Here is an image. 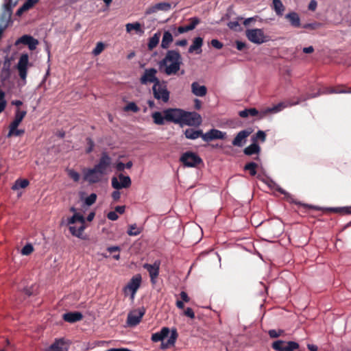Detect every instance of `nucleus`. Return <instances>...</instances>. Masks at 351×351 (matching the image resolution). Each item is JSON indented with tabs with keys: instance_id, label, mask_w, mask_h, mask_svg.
<instances>
[{
	"instance_id": "f257e3e1",
	"label": "nucleus",
	"mask_w": 351,
	"mask_h": 351,
	"mask_svg": "<svg viewBox=\"0 0 351 351\" xmlns=\"http://www.w3.org/2000/svg\"><path fill=\"white\" fill-rule=\"evenodd\" d=\"M182 63V60L180 53L176 50H169L165 58L159 62L158 66L166 75H171L178 72Z\"/></svg>"
},
{
	"instance_id": "f03ea898",
	"label": "nucleus",
	"mask_w": 351,
	"mask_h": 351,
	"mask_svg": "<svg viewBox=\"0 0 351 351\" xmlns=\"http://www.w3.org/2000/svg\"><path fill=\"white\" fill-rule=\"evenodd\" d=\"M67 224L69 226V231L72 235L81 238L86 228L85 218L80 213H75L73 215L67 219Z\"/></svg>"
},
{
	"instance_id": "7ed1b4c3",
	"label": "nucleus",
	"mask_w": 351,
	"mask_h": 351,
	"mask_svg": "<svg viewBox=\"0 0 351 351\" xmlns=\"http://www.w3.org/2000/svg\"><path fill=\"white\" fill-rule=\"evenodd\" d=\"M19 0H4L2 13L0 16V27L5 29L10 23L12 9Z\"/></svg>"
},
{
	"instance_id": "20e7f679",
	"label": "nucleus",
	"mask_w": 351,
	"mask_h": 351,
	"mask_svg": "<svg viewBox=\"0 0 351 351\" xmlns=\"http://www.w3.org/2000/svg\"><path fill=\"white\" fill-rule=\"evenodd\" d=\"M245 36L251 43L256 45L263 44L270 40L269 36L264 33L263 29L260 28L246 29Z\"/></svg>"
},
{
	"instance_id": "39448f33",
	"label": "nucleus",
	"mask_w": 351,
	"mask_h": 351,
	"mask_svg": "<svg viewBox=\"0 0 351 351\" xmlns=\"http://www.w3.org/2000/svg\"><path fill=\"white\" fill-rule=\"evenodd\" d=\"M153 94L155 99L161 100L164 103H167L169 99V92L167 86L160 82L154 84L152 87Z\"/></svg>"
},
{
	"instance_id": "423d86ee",
	"label": "nucleus",
	"mask_w": 351,
	"mask_h": 351,
	"mask_svg": "<svg viewBox=\"0 0 351 351\" xmlns=\"http://www.w3.org/2000/svg\"><path fill=\"white\" fill-rule=\"evenodd\" d=\"M141 276L139 274L134 276L128 285L124 287L123 291L125 295L130 294L132 300L134 299L135 294L141 286Z\"/></svg>"
},
{
	"instance_id": "0eeeda50",
	"label": "nucleus",
	"mask_w": 351,
	"mask_h": 351,
	"mask_svg": "<svg viewBox=\"0 0 351 351\" xmlns=\"http://www.w3.org/2000/svg\"><path fill=\"white\" fill-rule=\"evenodd\" d=\"M202 117L195 112H186L184 110L181 125L189 126H198L202 123Z\"/></svg>"
},
{
	"instance_id": "6e6552de",
	"label": "nucleus",
	"mask_w": 351,
	"mask_h": 351,
	"mask_svg": "<svg viewBox=\"0 0 351 351\" xmlns=\"http://www.w3.org/2000/svg\"><path fill=\"white\" fill-rule=\"evenodd\" d=\"M166 121L181 125L184 110L180 108H168L163 110Z\"/></svg>"
},
{
	"instance_id": "1a4fd4ad",
	"label": "nucleus",
	"mask_w": 351,
	"mask_h": 351,
	"mask_svg": "<svg viewBox=\"0 0 351 351\" xmlns=\"http://www.w3.org/2000/svg\"><path fill=\"white\" fill-rule=\"evenodd\" d=\"M111 164L112 158L104 152L95 167L104 176L110 171Z\"/></svg>"
},
{
	"instance_id": "9d476101",
	"label": "nucleus",
	"mask_w": 351,
	"mask_h": 351,
	"mask_svg": "<svg viewBox=\"0 0 351 351\" xmlns=\"http://www.w3.org/2000/svg\"><path fill=\"white\" fill-rule=\"evenodd\" d=\"M29 65V56L27 53H23L17 63L16 68L19 71V75L21 80L25 82L27 69Z\"/></svg>"
},
{
	"instance_id": "9b49d317",
	"label": "nucleus",
	"mask_w": 351,
	"mask_h": 351,
	"mask_svg": "<svg viewBox=\"0 0 351 351\" xmlns=\"http://www.w3.org/2000/svg\"><path fill=\"white\" fill-rule=\"evenodd\" d=\"M180 161L186 167H194L202 162V159L196 154L188 152L182 155Z\"/></svg>"
},
{
	"instance_id": "f8f14e48",
	"label": "nucleus",
	"mask_w": 351,
	"mask_h": 351,
	"mask_svg": "<svg viewBox=\"0 0 351 351\" xmlns=\"http://www.w3.org/2000/svg\"><path fill=\"white\" fill-rule=\"evenodd\" d=\"M272 348L276 351H293L299 348V344L295 341L278 340L273 343Z\"/></svg>"
},
{
	"instance_id": "ddd939ff",
	"label": "nucleus",
	"mask_w": 351,
	"mask_h": 351,
	"mask_svg": "<svg viewBox=\"0 0 351 351\" xmlns=\"http://www.w3.org/2000/svg\"><path fill=\"white\" fill-rule=\"evenodd\" d=\"M130 185V178L122 173L119 174L118 178L113 177L112 178V186L115 189L119 190L123 188H128Z\"/></svg>"
},
{
	"instance_id": "4468645a",
	"label": "nucleus",
	"mask_w": 351,
	"mask_h": 351,
	"mask_svg": "<svg viewBox=\"0 0 351 351\" xmlns=\"http://www.w3.org/2000/svg\"><path fill=\"white\" fill-rule=\"evenodd\" d=\"M145 313L144 308H139L131 311L128 315V324L130 326L137 325L141 322Z\"/></svg>"
},
{
	"instance_id": "2eb2a0df",
	"label": "nucleus",
	"mask_w": 351,
	"mask_h": 351,
	"mask_svg": "<svg viewBox=\"0 0 351 351\" xmlns=\"http://www.w3.org/2000/svg\"><path fill=\"white\" fill-rule=\"evenodd\" d=\"M84 179L89 183H96L101 180L103 175L94 167L83 171Z\"/></svg>"
},
{
	"instance_id": "dca6fc26",
	"label": "nucleus",
	"mask_w": 351,
	"mask_h": 351,
	"mask_svg": "<svg viewBox=\"0 0 351 351\" xmlns=\"http://www.w3.org/2000/svg\"><path fill=\"white\" fill-rule=\"evenodd\" d=\"M156 69L154 68L145 69L144 74L141 77V82L143 84H146L149 82L154 83V84H155L156 83L159 82V80L156 76Z\"/></svg>"
},
{
	"instance_id": "f3484780",
	"label": "nucleus",
	"mask_w": 351,
	"mask_h": 351,
	"mask_svg": "<svg viewBox=\"0 0 351 351\" xmlns=\"http://www.w3.org/2000/svg\"><path fill=\"white\" fill-rule=\"evenodd\" d=\"M143 268L147 269L149 272L152 283L155 284L156 282V278L159 274L160 263L156 261L152 265L145 263L143 265Z\"/></svg>"
},
{
	"instance_id": "a211bd4d",
	"label": "nucleus",
	"mask_w": 351,
	"mask_h": 351,
	"mask_svg": "<svg viewBox=\"0 0 351 351\" xmlns=\"http://www.w3.org/2000/svg\"><path fill=\"white\" fill-rule=\"evenodd\" d=\"M226 134L220 130L216 129H212L208 132L204 134L202 136V138L206 141L208 142L214 139H223L225 138Z\"/></svg>"
},
{
	"instance_id": "6ab92c4d",
	"label": "nucleus",
	"mask_w": 351,
	"mask_h": 351,
	"mask_svg": "<svg viewBox=\"0 0 351 351\" xmlns=\"http://www.w3.org/2000/svg\"><path fill=\"white\" fill-rule=\"evenodd\" d=\"M20 43L26 45L30 50H34L36 48L38 41L31 36L24 35L16 41L15 45H17Z\"/></svg>"
},
{
	"instance_id": "aec40b11",
	"label": "nucleus",
	"mask_w": 351,
	"mask_h": 351,
	"mask_svg": "<svg viewBox=\"0 0 351 351\" xmlns=\"http://www.w3.org/2000/svg\"><path fill=\"white\" fill-rule=\"evenodd\" d=\"M69 343L64 339H56L45 351H68Z\"/></svg>"
},
{
	"instance_id": "412c9836",
	"label": "nucleus",
	"mask_w": 351,
	"mask_h": 351,
	"mask_svg": "<svg viewBox=\"0 0 351 351\" xmlns=\"http://www.w3.org/2000/svg\"><path fill=\"white\" fill-rule=\"evenodd\" d=\"M251 132L252 131L250 130H243L240 131L232 141V145L234 146L242 147L245 144L246 138L250 136Z\"/></svg>"
},
{
	"instance_id": "4be33fe9",
	"label": "nucleus",
	"mask_w": 351,
	"mask_h": 351,
	"mask_svg": "<svg viewBox=\"0 0 351 351\" xmlns=\"http://www.w3.org/2000/svg\"><path fill=\"white\" fill-rule=\"evenodd\" d=\"M171 8V5L169 3L167 2H160L154 5L149 7L146 11V14H151L153 13H156L158 11H169Z\"/></svg>"
},
{
	"instance_id": "5701e85b",
	"label": "nucleus",
	"mask_w": 351,
	"mask_h": 351,
	"mask_svg": "<svg viewBox=\"0 0 351 351\" xmlns=\"http://www.w3.org/2000/svg\"><path fill=\"white\" fill-rule=\"evenodd\" d=\"M306 100V98H304V99H299L297 101L295 102H293V103H285V102H281V103H279L278 104L274 106V107L272 108H269L266 110L265 112H271V113H277L278 112H280L281 110H282L284 108L288 107V106H294V105H297V104H299L301 101H304Z\"/></svg>"
},
{
	"instance_id": "b1692460",
	"label": "nucleus",
	"mask_w": 351,
	"mask_h": 351,
	"mask_svg": "<svg viewBox=\"0 0 351 351\" xmlns=\"http://www.w3.org/2000/svg\"><path fill=\"white\" fill-rule=\"evenodd\" d=\"M285 19L288 20L290 25L293 27H301L300 18L295 12H290L285 15Z\"/></svg>"
},
{
	"instance_id": "393cba45",
	"label": "nucleus",
	"mask_w": 351,
	"mask_h": 351,
	"mask_svg": "<svg viewBox=\"0 0 351 351\" xmlns=\"http://www.w3.org/2000/svg\"><path fill=\"white\" fill-rule=\"evenodd\" d=\"M191 92L197 97H204L207 93V88L204 85H199L197 82L191 84Z\"/></svg>"
},
{
	"instance_id": "a878e982",
	"label": "nucleus",
	"mask_w": 351,
	"mask_h": 351,
	"mask_svg": "<svg viewBox=\"0 0 351 351\" xmlns=\"http://www.w3.org/2000/svg\"><path fill=\"white\" fill-rule=\"evenodd\" d=\"M170 330L169 328L164 327L161 329L160 332L152 334V341L154 342H158L160 341H163V339L169 335Z\"/></svg>"
},
{
	"instance_id": "bb28decb",
	"label": "nucleus",
	"mask_w": 351,
	"mask_h": 351,
	"mask_svg": "<svg viewBox=\"0 0 351 351\" xmlns=\"http://www.w3.org/2000/svg\"><path fill=\"white\" fill-rule=\"evenodd\" d=\"M27 112L25 110H21L19 108H17L15 111L14 119L10 124V126L18 127L21 122L23 121V118L25 117Z\"/></svg>"
},
{
	"instance_id": "cd10ccee",
	"label": "nucleus",
	"mask_w": 351,
	"mask_h": 351,
	"mask_svg": "<svg viewBox=\"0 0 351 351\" xmlns=\"http://www.w3.org/2000/svg\"><path fill=\"white\" fill-rule=\"evenodd\" d=\"M173 40V34L169 31H165L161 41V47L162 49H168Z\"/></svg>"
},
{
	"instance_id": "c85d7f7f",
	"label": "nucleus",
	"mask_w": 351,
	"mask_h": 351,
	"mask_svg": "<svg viewBox=\"0 0 351 351\" xmlns=\"http://www.w3.org/2000/svg\"><path fill=\"white\" fill-rule=\"evenodd\" d=\"M203 45V39L201 37H196L194 38L193 41V44L190 46L189 49V53H193L196 51V53H199L202 50L201 47Z\"/></svg>"
},
{
	"instance_id": "c756f323",
	"label": "nucleus",
	"mask_w": 351,
	"mask_h": 351,
	"mask_svg": "<svg viewBox=\"0 0 351 351\" xmlns=\"http://www.w3.org/2000/svg\"><path fill=\"white\" fill-rule=\"evenodd\" d=\"M82 318V313L79 312H69L64 314L63 319L68 322L73 323L80 321Z\"/></svg>"
},
{
	"instance_id": "7c9ffc66",
	"label": "nucleus",
	"mask_w": 351,
	"mask_h": 351,
	"mask_svg": "<svg viewBox=\"0 0 351 351\" xmlns=\"http://www.w3.org/2000/svg\"><path fill=\"white\" fill-rule=\"evenodd\" d=\"M271 8L274 10L276 15L279 16H282L285 10V7L281 0H273Z\"/></svg>"
},
{
	"instance_id": "2f4dec72",
	"label": "nucleus",
	"mask_w": 351,
	"mask_h": 351,
	"mask_svg": "<svg viewBox=\"0 0 351 351\" xmlns=\"http://www.w3.org/2000/svg\"><path fill=\"white\" fill-rule=\"evenodd\" d=\"M38 1V0H26L23 5L17 10L16 14L19 16L21 15L24 12L32 8Z\"/></svg>"
},
{
	"instance_id": "473e14b6",
	"label": "nucleus",
	"mask_w": 351,
	"mask_h": 351,
	"mask_svg": "<svg viewBox=\"0 0 351 351\" xmlns=\"http://www.w3.org/2000/svg\"><path fill=\"white\" fill-rule=\"evenodd\" d=\"M184 134L186 138L189 139H196L204 135L202 130H195L192 128L186 129L184 132Z\"/></svg>"
},
{
	"instance_id": "72a5a7b5",
	"label": "nucleus",
	"mask_w": 351,
	"mask_h": 351,
	"mask_svg": "<svg viewBox=\"0 0 351 351\" xmlns=\"http://www.w3.org/2000/svg\"><path fill=\"white\" fill-rule=\"evenodd\" d=\"M152 117L153 118L154 123L156 125H164L166 121L165 115L163 114V111L160 112H154L152 114Z\"/></svg>"
},
{
	"instance_id": "f704fd0d",
	"label": "nucleus",
	"mask_w": 351,
	"mask_h": 351,
	"mask_svg": "<svg viewBox=\"0 0 351 351\" xmlns=\"http://www.w3.org/2000/svg\"><path fill=\"white\" fill-rule=\"evenodd\" d=\"M260 151V146L257 143H253L248 147H245L243 150V152L245 155L250 156L252 154H258Z\"/></svg>"
},
{
	"instance_id": "c9c22d12",
	"label": "nucleus",
	"mask_w": 351,
	"mask_h": 351,
	"mask_svg": "<svg viewBox=\"0 0 351 351\" xmlns=\"http://www.w3.org/2000/svg\"><path fill=\"white\" fill-rule=\"evenodd\" d=\"M125 29L128 33H130L132 30H134L141 34L144 33V31L141 28V25L138 22L127 23L125 25Z\"/></svg>"
},
{
	"instance_id": "e433bc0d",
	"label": "nucleus",
	"mask_w": 351,
	"mask_h": 351,
	"mask_svg": "<svg viewBox=\"0 0 351 351\" xmlns=\"http://www.w3.org/2000/svg\"><path fill=\"white\" fill-rule=\"evenodd\" d=\"M160 33L159 32L155 33L152 37L149 39L147 47L149 50H152L159 43Z\"/></svg>"
},
{
	"instance_id": "4c0bfd02",
	"label": "nucleus",
	"mask_w": 351,
	"mask_h": 351,
	"mask_svg": "<svg viewBox=\"0 0 351 351\" xmlns=\"http://www.w3.org/2000/svg\"><path fill=\"white\" fill-rule=\"evenodd\" d=\"M29 182L27 179H17L12 186L13 191H17L20 189H25L29 185Z\"/></svg>"
},
{
	"instance_id": "58836bf2",
	"label": "nucleus",
	"mask_w": 351,
	"mask_h": 351,
	"mask_svg": "<svg viewBox=\"0 0 351 351\" xmlns=\"http://www.w3.org/2000/svg\"><path fill=\"white\" fill-rule=\"evenodd\" d=\"M191 27H189V25L180 26L178 27H176L175 26H173L171 27V31L173 32L175 36H178L180 34L191 31Z\"/></svg>"
},
{
	"instance_id": "ea45409f",
	"label": "nucleus",
	"mask_w": 351,
	"mask_h": 351,
	"mask_svg": "<svg viewBox=\"0 0 351 351\" xmlns=\"http://www.w3.org/2000/svg\"><path fill=\"white\" fill-rule=\"evenodd\" d=\"M25 132L24 130L18 129V127L9 126V132L8 136L10 137L12 136H20Z\"/></svg>"
},
{
	"instance_id": "a19ab883",
	"label": "nucleus",
	"mask_w": 351,
	"mask_h": 351,
	"mask_svg": "<svg viewBox=\"0 0 351 351\" xmlns=\"http://www.w3.org/2000/svg\"><path fill=\"white\" fill-rule=\"evenodd\" d=\"M258 165L254 162L246 164L244 167V169L249 171L251 176H255L256 174V169Z\"/></svg>"
},
{
	"instance_id": "79ce46f5",
	"label": "nucleus",
	"mask_w": 351,
	"mask_h": 351,
	"mask_svg": "<svg viewBox=\"0 0 351 351\" xmlns=\"http://www.w3.org/2000/svg\"><path fill=\"white\" fill-rule=\"evenodd\" d=\"M141 228L137 227L136 224H132L129 226L128 234L130 236H136L141 232Z\"/></svg>"
},
{
	"instance_id": "37998d69",
	"label": "nucleus",
	"mask_w": 351,
	"mask_h": 351,
	"mask_svg": "<svg viewBox=\"0 0 351 351\" xmlns=\"http://www.w3.org/2000/svg\"><path fill=\"white\" fill-rule=\"evenodd\" d=\"M34 251V247L31 243L26 244L21 250V254L23 256H28Z\"/></svg>"
},
{
	"instance_id": "c03bdc74",
	"label": "nucleus",
	"mask_w": 351,
	"mask_h": 351,
	"mask_svg": "<svg viewBox=\"0 0 351 351\" xmlns=\"http://www.w3.org/2000/svg\"><path fill=\"white\" fill-rule=\"evenodd\" d=\"M104 44L101 42H99L97 43L96 47L93 50L92 53L94 56H98L104 51Z\"/></svg>"
},
{
	"instance_id": "a18cd8bd",
	"label": "nucleus",
	"mask_w": 351,
	"mask_h": 351,
	"mask_svg": "<svg viewBox=\"0 0 351 351\" xmlns=\"http://www.w3.org/2000/svg\"><path fill=\"white\" fill-rule=\"evenodd\" d=\"M169 335H170L169 336L168 335V337H169L167 342L171 346H173L176 342V340L178 337V333L176 332V330H172L171 333H169Z\"/></svg>"
},
{
	"instance_id": "49530a36",
	"label": "nucleus",
	"mask_w": 351,
	"mask_h": 351,
	"mask_svg": "<svg viewBox=\"0 0 351 351\" xmlns=\"http://www.w3.org/2000/svg\"><path fill=\"white\" fill-rule=\"evenodd\" d=\"M97 199V195L95 193H91L89 196L85 198L84 203L87 206L93 205Z\"/></svg>"
},
{
	"instance_id": "de8ad7c7",
	"label": "nucleus",
	"mask_w": 351,
	"mask_h": 351,
	"mask_svg": "<svg viewBox=\"0 0 351 351\" xmlns=\"http://www.w3.org/2000/svg\"><path fill=\"white\" fill-rule=\"evenodd\" d=\"M125 111H132L137 112L139 110V108L134 102H130L128 105L124 107Z\"/></svg>"
},
{
	"instance_id": "09e8293b",
	"label": "nucleus",
	"mask_w": 351,
	"mask_h": 351,
	"mask_svg": "<svg viewBox=\"0 0 351 351\" xmlns=\"http://www.w3.org/2000/svg\"><path fill=\"white\" fill-rule=\"evenodd\" d=\"M68 175L69 176L70 178H71L75 182L79 181L80 178V174L77 171H75L73 169H69L68 171Z\"/></svg>"
},
{
	"instance_id": "8fccbe9b",
	"label": "nucleus",
	"mask_w": 351,
	"mask_h": 351,
	"mask_svg": "<svg viewBox=\"0 0 351 351\" xmlns=\"http://www.w3.org/2000/svg\"><path fill=\"white\" fill-rule=\"evenodd\" d=\"M189 21H190V24H189L188 25L189 27H192L191 28V30L194 29L195 28V27L199 23L200 21L198 18L197 17H192V18H190L189 19Z\"/></svg>"
},
{
	"instance_id": "3c124183",
	"label": "nucleus",
	"mask_w": 351,
	"mask_h": 351,
	"mask_svg": "<svg viewBox=\"0 0 351 351\" xmlns=\"http://www.w3.org/2000/svg\"><path fill=\"white\" fill-rule=\"evenodd\" d=\"M321 27V24L319 23H312L304 24L302 27L305 29H315Z\"/></svg>"
},
{
	"instance_id": "603ef678",
	"label": "nucleus",
	"mask_w": 351,
	"mask_h": 351,
	"mask_svg": "<svg viewBox=\"0 0 351 351\" xmlns=\"http://www.w3.org/2000/svg\"><path fill=\"white\" fill-rule=\"evenodd\" d=\"M265 138H266L265 133L262 130H259L256 132V138L254 139V141L260 139L262 142H264L265 141Z\"/></svg>"
},
{
	"instance_id": "864d4df0",
	"label": "nucleus",
	"mask_w": 351,
	"mask_h": 351,
	"mask_svg": "<svg viewBox=\"0 0 351 351\" xmlns=\"http://www.w3.org/2000/svg\"><path fill=\"white\" fill-rule=\"evenodd\" d=\"M211 45L213 47L217 49H220L223 47V44L217 39H213L211 40Z\"/></svg>"
},
{
	"instance_id": "5fc2aeb1",
	"label": "nucleus",
	"mask_w": 351,
	"mask_h": 351,
	"mask_svg": "<svg viewBox=\"0 0 351 351\" xmlns=\"http://www.w3.org/2000/svg\"><path fill=\"white\" fill-rule=\"evenodd\" d=\"M107 217L110 220L115 221L119 218V216L115 211H111L108 213Z\"/></svg>"
},
{
	"instance_id": "6e6d98bb",
	"label": "nucleus",
	"mask_w": 351,
	"mask_h": 351,
	"mask_svg": "<svg viewBox=\"0 0 351 351\" xmlns=\"http://www.w3.org/2000/svg\"><path fill=\"white\" fill-rule=\"evenodd\" d=\"M317 7V2L315 0H311L309 2L308 8L309 10L315 11Z\"/></svg>"
},
{
	"instance_id": "4d7b16f0",
	"label": "nucleus",
	"mask_w": 351,
	"mask_h": 351,
	"mask_svg": "<svg viewBox=\"0 0 351 351\" xmlns=\"http://www.w3.org/2000/svg\"><path fill=\"white\" fill-rule=\"evenodd\" d=\"M184 314L186 316H187L191 319H193L195 317V313H194L193 311L192 310V308H187L184 311Z\"/></svg>"
},
{
	"instance_id": "13d9d810",
	"label": "nucleus",
	"mask_w": 351,
	"mask_h": 351,
	"mask_svg": "<svg viewBox=\"0 0 351 351\" xmlns=\"http://www.w3.org/2000/svg\"><path fill=\"white\" fill-rule=\"evenodd\" d=\"M34 288H35L34 286H32L31 287H25L23 289V292L27 295L30 296L34 293Z\"/></svg>"
},
{
	"instance_id": "bf43d9fd",
	"label": "nucleus",
	"mask_w": 351,
	"mask_h": 351,
	"mask_svg": "<svg viewBox=\"0 0 351 351\" xmlns=\"http://www.w3.org/2000/svg\"><path fill=\"white\" fill-rule=\"evenodd\" d=\"M236 47L239 51H242L243 49L245 48L246 44L244 42L237 40Z\"/></svg>"
},
{
	"instance_id": "052dcab7",
	"label": "nucleus",
	"mask_w": 351,
	"mask_h": 351,
	"mask_svg": "<svg viewBox=\"0 0 351 351\" xmlns=\"http://www.w3.org/2000/svg\"><path fill=\"white\" fill-rule=\"evenodd\" d=\"M228 26L229 27V28L236 30L237 29V27H239V23L238 21H230L228 23Z\"/></svg>"
},
{
	"instance_id": "680f3d73",
	"label": "nucleus",
	"mask_w": 351,
	"mask_h": 351,
	"mask_svg": "<svg viewBox=\"0 0 351 351\" xmlns=\"http://www.w3.org/2000/svg\"><path fill=\"white\" fill-rule=\"evenodd\" d=\"M257 18H258V16H254V17L245 19L243 21V25L245 26H247L250 24V23L255 22L256 21Z\"/></svg>"
},
{
	"instance_id": "e2e57ef3",
	"label": "nucleus",
	"mask_w": 351,
	"mask_h": 351,
	"mask_svg": "<svg viewBox=\"0 0 351 351\" xmlns=\"http://www.w3.org/2000/svg\"><path fill=\"white\" fill-rule=\"evenodd\" d=\"M281 331H276V330H270L269 335L271 338H276L280 335Z\"/></svg>"
},
{
	"instance_id": "0e129e2a",
	"label": "nucleus",
	"mask_w": 351,
	"mask_h": 351,
	"mask_svg": "<svg viewBox=\"0 0 351 351\" xmlns=\"http://www.w3.org/2000/svg\"><path fill=\"white\" fill-rule=\"evenodd\" d=\"M180 298H182V301L188 302L190 300L189 297L188 296L187 293L184 291H182L180 293Z\"/></svg>"
},
{
	"instance_id": "69168bd1",
	"label": "nucleus",
	"mask_w": 351,
	"mask_h": 351,
	"mask_svg": "<svg viewBox=\"0 0 351 351\" xmlns=\"http://www.w3.org/2000/svg\"><path fill=\"white\" fill-rule=\"evenodd\" d=\"M125 206H117L115 207V212L119 214H123L125 212Z\"/></svg>"
},
{
	"instance_id": "338daca9",
	"label": "nucleus",
	"mask_w": 351,
	"mask_h": 351,
	"mask_svg": "<svg viewBox=\"0 0 351 351\" xmlns=\"http://www.w3.org/2000/svg\"><path fill=\"white\" fill-rule=\"evenodd\" d=\"M116 169H117V171H123L125 169V164L123 163L122 162H117L116 165Z\"/></svg>"
},
{
	"instance_id": "774afa93",
	"label": "nucleus",
	"mask_w": 351,
	"mask_h": 351,
	"mask_svg": "<svg viewBox=\"0 0 351 351\" xmlns=\"http://www.w3.org/2000/svg\"><path fill=\"white\" fill-rule=\"evenodd\" d=\"M120 196H121V193H120V192H119L117 189V191H114L112 193V198H113L114 200H118V199H119Z\"/></svg>"
}]
</instances>
